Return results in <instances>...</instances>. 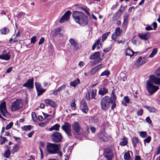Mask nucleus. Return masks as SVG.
<instances>
[{
    "mask_svg": "<svg viewBox=\"0 0 160 160\" xmlns=\"http://www.w3.org/2000/svg\"><path fill=\"white\" fill-rule=\"evenodd\" d=\"M47 147L48 152L49 153L54 154L58 152V150L60 148V145L49 143Z\"/></svg>",
    "mask_w": 160,
    "mask_h": 160,
    "instance_id": "nucleus-1",
    "label": "nucleus"
},
{
    "mask_svg": "<svg viewBox=\"0 0 160 160\" xmlns=\"http://www.w3.org/2000/svg\"><path fill=\"white\" fill-rule=\"evenodd\" d=\"M111 101L110 97L108 96H106L103 97L100 101L101 108L102 110L106 111L110 106V102Z\"/></svg>",
    "mask_w": 160,
    "mask_h": 160,
    "instance_id": "nucleus-2",
    "label": "nucleus"
},
{
    "mask_svg": "<svg viewBox=\"0 0 160 160\" xmlns=\"http://www.w3.org/2000/svg\"><path fill=\"white\" fill-rule=\"evenodd\" d=\"M155 73L157 76L160 77V67L156 71ZM149 78L152 82L157 85L160 84V78L152 75Z\"/></svg>",
    "mask_w": 160,
    "mask_h": 160,
    "instance_id": "nucleus-3",
    "label": "nucleus"
},
{
    "mask_svg": "<svg viewBox=\"0 0 160 160\" xmlns=\"http://www.w3.org/2000/svg\"><path fill=\"white\" fill-rule=\"evenodd\" d=\"M22 103L21 100L19 99L14 102L12 104L11 109L12 112L18 111L22 106Z\"/></svg>",
    "mask_w": 160,
    "mask_h": 160,
    "instance_id": "nucleus-4",
    "label": "nucleus"
},
{
    "mask_svg": "<svg viewBox=\"0 0 160 160\" xmlns=\"http://www.w3.org/2000/svg\"><path fill=\"white\" fill-rule=\"evenodd\" d=\"M150 80H148L146 82V88L148 92L151 94H153L156 91L158 90L159 88L158 86H156L152 84Z\"/></svg>",
    "mask_w": 160,
    "mask_h": 160,
    "instance_id": "nucleus-5",
    "label": "nucleus"
},
{
    "mask_svg": "<svg viewBox=\"0 0 160 160\" xmlns=\"http://www.w3.org/2000/svg\"><path fill=\"white\" fill-rule=\"evenodd\" d=\"M62 138L61 134L58 132H53L51 136L52 140L55 142H60Z\"/></svg>",
    "mask_w": 160,
    "mask_h": 160,
    "instance_id": "nucleus-6",
    "label": "nucleus"
},
{
    "mask_svg": "<svg viewBox=\"0 0 160 160\" xmlns=\"http://www.w3.org/2000/svg\"><path fill=\"white\" fill-rule=\"evenodd\" d=\"M71 127V124L67 122H65L64 124L62 125L61 127L62 129L69 138L72 136Z\"/></svg>",
    "mask_w": 160,
    "mask_h": 160,
    "instance_id": "nucleus-7",
    "label": "nucleus"
},
{
    "mask_svg": "<svg viewBox=\"0 0 160 160\" xmlns=\"http://www.w3.org/2000/svg\"><path fill=\"white\" fill-rule=\"evenodd\" d=\"M147 61L144 58H142L141 57H140L137 60L136 63L133 65L132 68L134 69H137L146 63Z\"/></svg>",
    "mask_w": 160,
    "mask_h": 160,
    "instance_id": "nucleus-8",
    "label": "nucleus"
},
{
    "mask_svg": "<svg viewBox=\"0 0 160 160\" xmlns=\"http://www.w3.org/2000/svg\"><path fill=\"white\" fill-rule=\"evenodd\" d=\"M89 59L91 60H95L97 59V60L94 61L95 64H97L101 62L102 60V59L99 57V52H97L94 53L90 57Z\"/></svg>",
    "mask_w": 160,
    "mask_h": 160,
    "instance_id": "nucleus-9",
    "label": "nucleus"
},
{
    "mask_svg": "<svg viewBox=\"0 0 160 160\" xmlns=\"http://www.w3.org/2000/svg\"><path fill=\"white\" fill-rule=\"evenodd\" d=\"M104 156L107 160H112L113 155L112 150L109 148H106L104 150Z\"/></svg>",
    "mask_w": 160,
    "mask_h": 160,
    "instance_id": "nucleus-10",
    "label": "nucleus"
},
{
    "mask_svg": "<svg viewBox=\"0 0 160 160\" xmlns=\"http://www.w3.org/2000/svg\"><path fill=\"white\" fill-rule=\"evenodd\" d=\"M0 111L3 116L4 117H5L8 114L5 102L3 101L0 104Z\"/></svg>",
    "mask_w": 160,
    "mask_h": 160,
    "instance_id": "nucleus-11",
    "label": "nucleus"
},
{
    "mask_svg": "<svg viewBox=\"0 0 160 160\" xmlns=\"http://www.w3.org/2000/svg\"><path fill=\"white\" fill-rule=\"evenodd\" d=\"M110 99L111 101L110 103L112 104L111 108V109L113 110L116 107V104L115 102L116 99V96L114 93V90L112 91L111 94Z\"/></svg>",
    "mask_w": 160,
    "mask_h": 160,
    "instance_id": "nucleus-12",
    "label": "nucleus"
},
{
    "mask_svg": "<svg viewBox=\"0 0 160 160\" xmlns=\"http://www.w3.org/2000/svg\"><path fill=\"white\" fill-rule=\"evenodd\" d=\"M83 14L82 12H80L74 11L73 12L72 18L77 23L79 22V20Z\"/></svg>",
    "mask_w": 160,
    "mask_h": 160,
    "instance_id": "nucleus-13",
    "label": "nucleus"
},
{
    "mask_svg": "<svg viewBox=\"0 0 160 160\" xmlns=\"http://www.w3.org/2000/svg\"><path fill=\"white\" fill-rule=\"evenodd\" d=\"M71 14V12L70 11H66L60 19L59 22L62 23L64 22L65 21L68 20Z\"/></svg>",
    "mask_w": 160,
    "mask_h": 160,
    "instance_id": "nucleus-14",
    "label": "nucleus"
},
{
    "mask_svg": "<svg viewBox=\"0 0 160 160\" xmlns=\"http://www.w3.org/2000/svg\"><path fill=\"white\" fill-rule=\"evenodd\" d=\"M80 108L81 110L85 113H87L88 111V109L86 102L84 100L82 101L80 104Z\"/></svg>",
    "mask_w": 160,
    "mask_h": 160,
    "instance_id": "nucleus-15",
    "label": "nucleus"
},
{
    "mask_svg": "<svg viewBox=\"0 0 160 160\" xmlns=\"http://www.w3.org/2000/svg\"><path fill=\"white\" fill-rule=\"evenodd\" d=\"M88 22L87 17L83 14L78 23L82 26H84L87 25Z\"/></svg>",
    "mask_w": 160,
    "mask_h": 160,
    "instance_id": "nucleus-16",
    "label": "nucleus"
},
{
    "mask_svg": "<svg viewBox=\"0 0 160 160\" xmlns=\"http://www.w3.org/2000/svg\"><path fill=\"white\" fill-rule=\"evenodd\" d=\"M34 79L33 78L28 80L26 83L23 85V86L28 88L29 89H32L33 87Z\"/></svg>",
    "mask_w": 160,
    "mask_h": 160,
    "instance_id": "nucleus-17",
    "label": "nucleus"
},
{
    "mask_svg": "<svg viewBox=\"0 0 160 160\" xmlns=\"http://www.w3.org/2000/svg\"><path fill=\"white\" fill-rule=\"evenodd\" d=\"M98 138L102 141L107 142L109 140L110 137L104 132H100L98 134Z\"/></svg>",
    "mask_w": 160,
    "mask_h": 160,
    "instance_id": "nucleus-18",
    "label": "nucleus"
},
{
    "mask_svg": "<svg viewBox=\"0 0 160 160\" xmlns=\"http://www.w3.org/2000/svg\"><path fill=\"white\" fill-rule=\"evenodd\" d=\"M72 128L75 132L78 133L80 131L81 128L78 122H74L72 125Z\"/></svg>",
    "mask_w": 160,
    "mask_h": 160,
    "instance_id": "nucleus-19",
    "label": "nucleus"
},
{
    "mask_svg": "<svg viewBox=\"0 0 160 160\" xmlns=\"http://www.w3.org/2000/svg\"><path fill=\"white\" fill-rule=\"evenodd\" d=\"M96 93L94 92L93 90L91 91L88 92V93L86 94V98L88 100H90L94 98Z\"/></svg>",
    "mask_w": 160,
    "mask_h": 160,
    "instance_id": "nucleus-20",
    "label": "nucleus"
},
{
    "mask_svg": "<svg viewBox=\"0 0 160 160\" xmlns=\"http://www.w3.org/2000/svg\"><path fill=\"white\" fill-rule=\"evenodd\" d=\"M138 36L141 39L144 40H147L149 38V33H145V34L138 33Z\"/></svg>",
    "mask_w": 160,
    "mask_h": 160,
    "instance_id": "nucleus-21",
    "label": "nucleus"
},
{
    "mask_svg": "<svg viewBox=\"0 0 160 160\" xmlns=\"http://www.w3.org/2000/svg\"><path fill=\"white\" fill-rule=\"evenodd\" d=\"M45 102L46 103L53 108L57 107V105L56 103L50 99H47L45 100Z\"/></svg>",
    "mask_w": 160,
    "mask_h": 160,
    "instance_id": "nucleus-22",
    "label": "nucleus"
},
{
    "mask_svg": "<svg viewBox=\"0 0 160 160\" xmlns=\"http://www.w3.org/2000/svg\"><path fill=\"white\" fill-rule=\"evenodd\" d=\"M11 58V56L9 52L0 55V59L5 60H8Z\"/></svg>",
    "mask_w": 160,
    "mask_h": 160,
    "instance_id": "nucleus-23",
    "label": "nucleus"
},
{
    "mask_svg": "<svg viewBox=\"0 0 160 160\" xmlns=\"http://www.w3.org/2000/svg\"><path fill=\"white\" fill-rule=\"evenodd\" d=\"M69 42L71 45L73 47L77 49L79 48L78 43L73 39L70 38L69 40Z\"/></svg>",
    "mask_w": 160,
    "mask_h": 160,
    "instance_id": "nucleus-24",
    "label": "nucleus"
},
{
    "mask_svg": "<svg viewBox=\"0 0 160 160\" xmlns=\"http://www.w3.org/2000/svg\"><path fill=\"white\" fill-rule=\"evenodd\" d=\"M108 92V89L104 87L99 90L98 93L99 95H103L106 94Z\"/></svg>",
    "mask_w": 160,
    "mask_h": 160,
    "instance_id": "nucleus-25",
    "label": "nucleus"
},
{
    "mask_svg": "<svg viewBox=\"0 0 160 160\" xmlns=\"http://www.w3.org/2000/svg\"><path fill=\"white\" fill-rule=\"evenodd\" d=\"M80 82V80L79 78H77V79L72 82H70V85L72 87H76L77 85L79 84Z\"/></svg>",
    "mask_w": 160,
    "mask_h": 160,
    "instance_id": "nucleus-26",
    "label": "nucleus"
},
{
    "mask_svg": "<svg viewBox=\"0 0 160 160\" xmlns=\"http://www.w3.org/2000/svg\"><path fill=\"white\" fill-rule=\"evenodd\" d=\"M61 30V29L60 28H58L55 29L53 31L52 36L53 37H55L58 34H60V32Z\"/></svg>",
    "mask_w": 160,
    "mask_h": 160,
    "instance_id": "nucleus-27",
    "label": "nucleus"
},
{
    "mask_svg": "<svg viewBox=\"0 0 160 160\" xmlns=\"http://www.w3.org/2000/svg\"><path fill=\"white\" fill-rule=\"evenodd\" d=\"M122 29L119 27H118L116 28L114 33L118 36H120L121 34L122 33Z\"/></svg>",
    "mask_w": 160,
    "mask_h": 160,
    "instance_id": "nucleus-28",
    "label": "nucleus"
},
{
    "mask_svg": "<svg viewBox=\"0 0 160 160\" xmlns=\"http://www.w3.org/2000/svg\"><path fill=\"white\" fill-rule=\"evenodd\" d=\"M20 148L19 145L18 144L15 145L11 150V153H14L17 152L19 149Z\"/></svg>",
    "mask_w": 160,
    "mask_h": 160,
    "instance_id": "nucleus-29",
    "label": "nucleus"
},
{
    "mask_svg": "<svg viewBox=\"0 0 160 160\" xmlns=\"http://www.w3.org/2000/svg\"><path fill=\"white\" fill-rule=\"evenodd\" d=\"M60 127V125L58 124H56L52 126L51 128H49V130L50 131H52L53 130L56 131H59V128Z\"/></svg>",
    "mask_w": 160,
    "mask_h": 160,
    "instance_id": "nucleus-30",
    "label": "nucleus"
},
{
    "mask_svg": "<svg viewBox=\"0 0 160 160\" xmlns=\"http://www.w3.org/2000/svg\"><path fill=\"white\" fill-rule=\"evenodd\" d=\"M138 142V138L136 137H133L132 139V142L134 148H135L137 145V143Z\"/></svg>",
    "mask_w": 160,
    "mask_h": 160,
    "instance_id": "nucleus-31",
    "label": "nucleus"
},
{
    "mask_svg": "<svg viewBox=\"0 0 160 160\" xmlns=\"http://www.w3.org/2000/svg\"><path fill=\"white\" fill-rule=\"evenodd\" d=\"M121 16V14L118 13V12H117L115 14H114L112 19L113 20H117Z\"/></svg>",
    "mask_w": 160,
    "mask_h": 160,
    "instance_id": "nucleus-32",
    "label": "nucleus"
},
{
    "mask_svg": "<svg viewBox=\"0 0 160 160\" xmlns=\"http://www.w3.org/2000/svg\"><path fill=\"white\" fill-rule=\"evenodd\" d=\"M144 107L150 112H156V110L153 107H149L147 106H145Z\"/></svg>",
    "mask_w": 160,
    "mask_h": 160,
    "instance_id": "nucleus-33",
    "label": "nucleus"
},
{
    "mask_svg": "<svg viewBox=\"0 0 160 160\" xmlns=\"http://www.w3.org/2000/svg\"><path fill=\"white\" fill-rule=\"evenodd\" d=\"M128 143L127 138L124 137L122 139V141L120 142V145L122 146H124L127 144Z\"/></svg>",
    "mask_w": 160,
    "mask_h": 160,
    "instance_id": "nucleus-34",
    "label": "nucleus"
},
{
    "mask_svg": "<svg viewBox=\"0 0 160 160\" xmlns=\"http://www.w3.org/2000/svg\"><path fill=\"white\" fill-rule=\"evenodd\" d=\"M157 52L158 49L157 48H155L151 52V54L149 55V57L150 58L153 57V56L156 54Z\"/></svg>",
    "mask_w": 160,
    "mask_h": 160,
    "instance_id": "nucleus-35",
    "label": "nucleus"
},
{
    "mask_svg": "<svg viewBox=\"0 0 160 160\" xmlns=\"http://www.w3.org/2000/svg\"><path fill=\"white\" fill-rule=\"evenodd\" d=\"M110 74V72L109 71L105 70L101 73L100 75L101 76H106V77H108Z\"/></svg>",
    "mask_w": 160,
    "mask_h": 160,
    "instance_id": "nucleus-36",
    "label": "nucleus"
},
{
    "mask_svg": "<svg viewBox=\"0 0 160 160\" xmlns=\"http://www.w3.org/2000/svg\"><path fill=\"white\" fill-rule=\"evenodd\" d=\"M46 91V89L42 88L40 89H39L37 90L38 92V96H39L41 95L43 93Z\"/></svg>",
    "mask_w": 160,
    "mask_h": 160,
    "instance_id": "nucleus-37",
    "label": "nucleus"
},
{
    "mask_svg": "<svg viewBox=\"0 0 160 160\" xmlns=\"http://www.w3.org/2000/svg\"><path fill=\"white\" fill-rule=\"evenodd\" d=\"M110 32H107L102 34V41L104 42V40L107 38V37L109 35Z\"/></svg>",
    "mask_w": 160,
    "mask_h": 160,
    "instance_id": "nucleus-38",
    "label": "nucleus"
},
{
    "mask_svg": "<svg viewBox=\"0 0 160 160\" xmlns=\"http://www.w3.org/2000/svg\"><path fill=\"white\" fill-rule=\"evenodd\" d=\"M1 33L2 34H7L8 32V29L6 28H4L0 30Z\"/></svg>",
    "mask_w": 160,
    "mask_h": 160,
    "instance_id": "nucleus-39",
    "label": "nucleus"
},
{
    "mask_svg": "<svg viewBox=\"0 0 160 160\" xmlns=\"http://www.w3.org/2000/svg\"><path fill=\"white\" fill-rule=\"evenodd\" d=\"M32 128V126L31 125H27L25 126L22 128V129L25 131H30Z\"/></svg>",
    "mask_w": 160,
    "mask_h": 160,
    "instance_id": "nucleus-40",
    "label": "nucleus"
},
{
    "mask_svg": "<svg viewBox=\"0 0 160 160\" xmlns=\"http://www.w3.org/2000/svg\"><path fill=\"white\" fill-rule=\"evenodd\" d=\"M25 14V12H20L17 14L16 16L18 18H20L23 16H24Z\"/></svg>",
    "mask_w": 160,
    "mask_h": 160,
    "instance_id": "nucleus-41",
    "label": "nucleus"
},
{
    "mask_svg": "<svg viewBox=\"0 0 160 160\" xmlns=\"http://www.w3.org/2000/svg\"><path fill=\"white\" fill-rule=\"evenodd\" d=\"M140 135L142 138H145L147 135L146 132L142 131L140 132Z\"/></svg>",
    "mask_w": 160,
    "mask_h": 160,
    "instance_id": "nucleus-42",
    "label": "nucleus"
},
{
    "mask_svg": "<svg viewBox=\"0 0 160 160\" xmlns=\"http://www.w3.org/2000/svg\"><path fill=\"white\" fill-rule=\"evenodd\" d=\"M66 84H63V85L61 86L58 88L57 89L60 93L62 90H63L65 89L66 87Z\"/></svg>",
    "mask_w": 160,
    "mask_h": 160,
    "instance_id": "nucleus-43",
    "label": "nucleus"
},
{
    "mask_svg": "<svg viewBox=\"0 0 160 160\" xmlns=\"http://www.w3.org/2000/svg\"><path fill=\"white\" fill-rule=\"evenodd\" d=\"M128 22L123 21L122 24V28L123 29L126 30L127 28Z\"/></svg>",
    "mask_w": 160,
    "mask_h": 160,
    "instance_id": "nucleus-44",
    "label": "nucleus"
},
{
    "mask_svg": "<svg viewBox=\"0 0 160 160\" xmlns=\"http://www.w3.org/2000/svg\"><path fill=\"white\" fill-rule=\"evenodd\" d=\"M129 15L128 13H126L123 16V21L128 22V19Z\"/></svg>",
    "mask_w": 160,
    "mask_h": 160,
    "instance_id": "nucleus-45",
    "label": "nucleus"
},
{
    "mask_svg": "<svg viewBox=\"0 0 160 160\" xmlns=\"http://www.w3.org/2000/svg\"><path fill=\"white\" fill-rule=\"evenodd\" d=\"M31 115L33 120L34 122L36 121L37 120V117L36 113L34 112H32L31 113Z\"/></svg>",
    "mask_w": 160,
    "mask_h": 160,
    "instance_id": "nucleus-46",
    "label": "nucleus"
},
{
    "mask_svg": "<svg viewBox=\"0 0 160 160\" xmlns=\"http://www.w3.org/2000/svg\"><path fill=\"white\" fill-rule=\"evenodd\" d=\"M10 155V151L9 150H7L4 153V156L6 158H8Z\"/></svg>",
    "mask_w": 160,
    "mask_h": 160,
    "instance_id": "nucleus-47",
    "label": "nucleus"
},
{
    "mask_svg": "<svg viewBox=\"0 0 160 160\" xmlns=\"http://www.w3.org/2000/svg\"><path fill=\"white\" fill-rule=\"evenodd\" d=\"M35 85L36 90H37L39 89H40V88H42L41 84L38 82H35Z\"/></svg>",
    "mask_w": 160,
    "mask_h": 160,
    "instance_id": "nucleus-48",
    "label": "nucleus"
},
{
    "mask_svg": "<svg viewBox=\"0 0 160 160\" xmlns=\"http://www.w3.org/2000/svg\"><path fill=\"white\" fill-rule=\"evenodd\" d=\"M151 137L150 136H148L147 138L144 140V143H149L151 141Z\"/></svg>",
    "mask_w": 160,
    "mask_h": 160,
    "instance_id": "nucleus-49",
    "label": "nucleus"
},
{
    "mask_svg": "<svg viewBox=\"0 0 160 160\" xmlns=\"http://www.w3.org/2000/svg\"><path fill=\"white\" fill-rule=\"evenodd\" d=\"M13 125V123L12 122H10L6 126V129L7 130L10 129L12 126Z\"/></svg>",
    "mask_w": 160,
    "mask_h": 160,
    "instance_id": "nucleus-50",
    "label": "nucleus"
},
{
    "mask_svg": "<svg viewBox=\"0 0 160 160\" xmlns=\"http://www.w3.org/2000/svg\"><path fill=\"white\" fill-rule=\"evenodd\" d=\"M97 71L96 70V69L95 67H94L90 71V73L91 74L93 75Z\"/></svg>",
    "mask_w": 160,
    "mask_h": 160,
    "instance_id": "nucleus-51",
    "label": "nucleus"
},
{
    "mask_svg": "<svg viewBox=\"0 0 160 160\" xmlns=\"http://www.w3.org/2000/svg\"><path fill=\"white\" fill-rule=\"evenodd\" d=\"M130 157L129 153H125L124 154V158L125 159L128 160L129 159Z\"/></svg>",
    "mask_w": 160,
    "mask_h": 160,
    "instance_id": "nucleus-52",
    "label": "nucleus"
},
{
    "mask_svg": "<svg viewBox=\"0 0 160 160\" xmlns=\"http://www.w3.org/2000/svg\"><path fill=\"white\" fill-rule=\"evenodd\" d=\"M36 40V37L35 36H33L31 39V43H35Z\"/></svg>",
    "mask_w": 160,
    "mask_h": 160,
    "instance_id": "nucleus-53",
    "label": "nucleus"
},
{
    "mask_svg": "<svg viewBox=\"0 0 160 160\" xmlns=\"http://www.w3.org/2000/svg\"><path fill=\"white\" fill-rule=\"evenodd\" d=\"M124 99L126 103H128L129 102L130 99L128 96H125L124 97Z\"/></svg>",
    "mask_w": 160,
    "mask_h": 160,
    "instance_id": "nucleus-54",
    "label": "nucleus"
},
{
    "mask_svg": "<svg viewBox=\"0 0 160 160\" xmlns=\"http://www.w3.org/2000/svg\"><path fill=\"white\" fill-rule=\"evenodd\" d=\"M146 121L149 124H152V121H151L149 117H147L146 118Z\"/></svg>",
    "mask_w": 160,
    "mask_h": 160,
    "instance_id": "nucleus-55",
    "label": "nucleus"
},
{
    "mask_svg": "<svg viewBox=\"0 0 160 160\" xmlns=\"http://www.w3.org/2000/svg\"><path fill=\"white\" fill-rule=\"evenodd\" d=\"M117 36L114 33L112 35V38L114 41H117L116 38Z\"/></svg>",
    "mask_w": 160,
    "mask_h": 160,
    "instance_id": "nucleus-56",
    "label": "nucleus"
},
{
    "mask_svg": "<svg viewBox=\"0 0 160 160\" xmlns=\"http://www.w3.org/2000/svg\"><path fill=\"white\" fill-rule=\"evenodd\" d=\"M125 39L124 38H122L120 40H118L117 41V42L118 44L121 43L122 44H123L125 42Z\"/></svg>",
    "mask_w": 160,
    "mask_h": 160,
    "instance_id": "nucleus-57",
    "label": "nucleus"
},
{
    "mask_svg": "<svg viewBox=\"0 0 160 160\" xmlns=\"http://www.w3.org/2000/svg\"><path fill=\"white\" fill-rule=\"evenodd\" d=\"M102 64H99L97 66L95 67V68L96 69V70L97 71L99 69L101 68L102 67Z\"/></svg>",
    "mask_w": 160,
    "mask_h": 160,
    "instance_id": "nucleus-58",
    "label": "nucleus"
},
{
    "mask_svg": "<svg viewBox=\"0 0 160 160\" xmlns=\"http://www.w3.org/2000/svg\"><path fill=\"white\" fill-rule=\"evenodd\" d=\"M44 41V39L43 38H41L40 41L39 42L38 44L39 45H41L43 43Z\"/></svg>",
    "mask_w": 160,
    "mask_h": 160,
    "instance_id": "nucleus-59",
    "label": "nucleus"
},
{
    "mask_svg": "<svg viewBox=\"0 0 160 160\" xmlns=\"http://www.w3.org/2000/svg\"><path fill=\"white\" fill-rule=\"evenodd\" d=\"M143 113V110L141 109L140 110L138 111L137 114L138 115L141 116Z\"/></svg>",
    "mask_w": 160,
    "mask_h": 160,
    "instance_id": "nucleus-60",
    "label": "nucleus"
},
{
    "mask_svg": "<svg viewBox=\"0 0 160 160\" xmlns=\"http://www.w3.org/2000/svg\"><path fill=\"white\" fill-rule=\"evenodd\" d=\"M34 131H32L29 133L28 134V136L29 138H31L34 133Z\"/></svg>",
    "mask_w": 160,
    "mask_h": 160,
    "instance_id": "nucleus-61",
    "label": "nucleus"
},
{
    "mask_svg": "<svg viewBox=\"0 0 160 160\" xmlns=\"http://www.w3.org/2000/svg\"><path fill=\"white\" fill-rule=\"evenodd\" d=\"M84 65V63L82 61H80L78 63V65L80 68H82Z\"/></svg>",
    "mask_w": 160,
    "mask_h": 160,
    "instance_id": "nucleus-62",
    "label": "nucleus"
},
{
    "mask_svg": "<svg viewBox=\"0 0 160 160\" xmlns=\"http://www.w3.org/2000/svg\"><path fill=\"white\" fill-rule=\"evenodd\" d=\"M59 93V92L58 91V90L57 89L56 90L53 91L52 93L53 95H57Z\"/></svg>",
    "mask_w": 160,
    "mask_h": 160,
    "instance_id": "nucleus-63",
    "label": "nucleus"
},
{
    "mask_svg": "<svg viewBox=\"0 0 160 160\" xmlns=\"http://www.w3.org/2000/svg\"><path fill=\"white\" fill-rule=\"evenodd\" d=\"M90 129L92 133H94L96 131V128L93 127H91L90 128Z\"/></svg>",
    "mask_w": 160,
    "mask_h": 160,
    "instance_id": "nucleus-64",
    "label": "nucleus"
}]
</instances>
